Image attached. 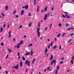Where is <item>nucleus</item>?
Instances as JSON below:
<instances>
[{"mask_svg": "<svg viewBox=\"0 0 74 74\" xmlns=\"http://www.w3.org/2000/svg\"><path fill=\"white\" fill-rule=\"evenodd\" d=\"M20 43H21V44H22L23 43V41H21Z\"/></svg>", "mask_w": 74, "mask_h": 74, "instance_id": "nucleus-60", "label": "nucleus"}, {"mask_svg": "<svg viewBox=\"0 0 74 74\" xmlns=\"http://www.w3.org/2000/svg\"><path fill=\"white\" fill-rule=\"evenodd\" d=\"M5 26H6V25H5V24H4L3 25V27H5Z\"/></svg>", "mask_w": 74, "mask_h": 74, "instance_id": "nucleus-45", "label": "nucleus"}, {"mask_svg": "<svg viewBox=\"0 0 74 74\" xmlns=\"http://www.w3.org/2000/svg\"><path fill=\"white\" fill-rule=\"evenodd\" d=\"M57 47L56 46H55L54 47H53V49H55V48H56Z\"/></svg>", "mask_w": 74, "mask_h": 74, "instance_id": "nucleus-30", "label": "nucleus"}, {"mask_svg": "<svg viewBox=\"0 0 74 74\" xmlns=\"http://www.w3.org/2000/svg\"><path fill=\"white\" fill-rule=\"evenodd\" d=\"M25 71L26 72H27V71H28V70H27V69H26Z\"/></svg>", "mask_w": 74, "mask_h": 74, "instance_id": "nucleus-62", "label": "nucleus"}, {"mask_svg": "<svg viewBox=\"0 0 74 74\" xmlns=\"http://www.w3.org/2000/svg\"><path fill=\"white\" fill-rule=\"evenodd\" d=\"M65 25H66V27H67L68 26H69V24L68 23H66Z\"/></svg>", "mask_w": 74, "mask_h": 74, "instance_id": "nucleus-21", "label": "nucleus"}, {"mask_svg": "<svg viewBox=\"0 0 74 74\" xmlns=\"http://www.w3.org/2000/svg\"><path fill=\"white\" fill-rule=\"evenodd\" d=\"M8 28H9V27H10V24H8Z\"/></svg>", "mask_w": 74, "mask_h": 74, "instance_id": "nucleus-41", "label": "nucleus"}, {"mask_svg": "<svg viewBox=\"0 0 74 74\" xmlns=\"http://www.w3.org/2000/svg\"><path fill=\"white\" fill-rule=\"evenodd\" d=\"M35 60H36V59H34V60H33L32 61V63H34V62Z\"/></svg>", "mask_w": 74, "mask_h": 74, "instance_id": "nucleus-28", "label": "nucleus"}, {"mask_svg": "<svg viewBox=\"0 0 74 74\" xmlns=\"http://www.w3.org/2000/svg\"><path fill=\"white\" fill-rule=\"evenodd\" d=\"M38 25L39 27H40V23H39Z\"/></svg>", "mask_w": 74, "mask_h": 74, "instance_id": "nucleus-42", "label": "nucleus"}, {"mask_svg": "<svg viewBox=\"0 0 74 74\" xmlns=\"http://www.w3.org/2000/svg\"><path fill=\"white\" fill-rule=\"evenodd\" d=\"M65 35V33H64L62 35V36H64V35Z\"/></svg>", "mask_w": 74, "mask_h": 74, "instance_id": "nucleus-35", "label": "nucleus"}, {"mask_svg": "<svg viewBox=\"0 0 74 74\" xmlns=\"http://www.w3.org/2000/svg\"><path fill=\"white\" fill-rule=\"evenodd\" d=\"M50 44H49V46L48 47V48H50Z\"/></svg>", "mask_w": 74, "mask_h": 74, "instance_id": "nucleus-52", "label": "nucleus"}, {"mask_svg": "<svg viewBox=\"0 0 74 74\" xmlns=\"http://www.w3.org/2000/svg\"><path fill=\"white\" fill-rule=\"evenodd\" d=\"M21 45V43H19V44H18V45H19H19Z\"/></svg>", "mask_w": 74, "mask_h": 74, "instance_id": "nucleus-55", "label": "nucleus"}, {"mask_svg": "<svg viewBox=\"0 0 74 74\" xmlns=\"http://www.w3.org/2000/svg\"><path fill=\"white\" fill-rule=\"evenodd\" d=\"M47 29H48V27H47L45 28V30H47Z\"/></svg>", "mask_w": 74, "mask_h": 74, "instance_id": "nucleus-50", "label": "nucleus"}, {"mask_svg": "<svg viewBox=\"0 0 74 74\" xmlns=\"http://www.w3.org/2000/svg\"><path fill=\"white\" fill-rule=\"evenodd\" d=\"M65 16H66V17L67 18H71V16H68V15L67 14H65Z\"/></svg>", "mask_w": 74, "mask_h": 74, "instance_id": "nucleus-4", "label": "nucleus"}, {"mask_svg": "<svg viewBox=\"0 0 74 74\" xmlns=\"http://www.w3.org/2000/svg\"><path fill=\"white\" fill-rule=\"evenodd\" d=\"M9 37H11V31H10L9 33Z\"/></svg>", "mask_w": 74, "mask_h": 74, "instance_id": "nucleus-23", "label": "nucleus"}, {"mask_svg": "<svg viewBox=\"0 0 74 74\" xmlns=\"http://www.w3.org/2000/svg\"><path fill=\"white\" fill-rule=\"evenodd\" d=\"M56 60H52L51 62V66L53 65V63H54V66H55V64H56Z\"/></svg>", "mask_w": 74, "mask_h": 74, "instance_id": "nucleus-1", "label": "nucleus"}, {"mask_svg": "<svg viewBox=\"0 0 74 74\" xmlns=\"http://www.w3.org/2000/svg\"><path fill=\"white\" fill-rule=\"evenodd\" d=\"M37 33L38 34V37H40V32H39V30H40V29L39 28H38L37 29Z\"/></svg>", "mask_w": 74, "mask_h": 74, "instance_id": "nucleus-3", "label": "nucleus"}, {"mask_svg": "<svg viewBox=\"0 0 74 74\" xmlns=\"http://www.w3.org/2000/svg\"><path fill=\"white\" fill-rule=\"evenodd\" d=\"M8 55H7L5 57V59H7V58H8Z\"/></svg>", "mask_w": 74, "mask_h": 74, "instance_id": "nucleus-38", "label": "nucleus"}, {"mask_svg": "<svg viewBox=\"0 0 74 74\" xmlns=\"http://www.w3.org/2000/svg\"><path fill=\"white\" fill-rule=\"evenodd\" d=\"M30 52H28V53L25 54V55H26V56H27V55H30Z\"/></svg>", "mask_w": 74, "mask_h": 74, "instance_id": "nucleus-13", "label": "nucleus"}, {"mask_svg": "<svg viewBox=\"0 0 74 74\" xmlns=\"http://www.w3.org/2000/svg\"><path fill=\"white\" fill-rule=\"evenodd\" d=\"M70 70H67V72H70Z\"/></svg>", "mask_w": 74, "mask_h": 74, "instance_id": "nucleus-56", "label": "nucleus"}, {"mask_svg": "<svg viewBox=\"0 0 74 74\" xmlns=\"http://www.w3.org/2000/svg\"><path fill=\"white\" fill-rule=\"evenodd\" d=\"M1 15L3 16H5V15H4V13H2L1 14Z\"/></svg>", "mask_w": 74, "mask_h": 74, "instance_id": "nucleus-29", "label": "nucleus"}, {"mask_svg": "<svg viewBox=\"0 0 74 74\" xmlns=\"http://www.w3.org/2000/svg\"><path fill=\"white\" fill-rule=\"evenodd\" d=\"M16 13V11H15L13 13V14H15Z\"/></svg>", "mask_w": 74, "mask_h": 74, "instance_id": "nucleus-44", "label": "nucleus"}, {"mask_svg": "<svg viewBox=\"0 0 74 74\" xmlns=\"http://www.w3.org/2000/svg\"><path fill=\"white\" fill-rule=\"evenodd\" d=\"M22 8H25V6H23Z\"/></svg>", "mask_w": 74, "mask_h": 74, "instance_id": "nucleus-57", "label": "nucleus"}, {"mask_svg": "<svg viewBox=\"0 0 74 74\" xmlns=\"http://www.w3.org/2000/svg\"><path fill=\"white\" fill-rule=\"evenodd\" d=\"M24 38H26V36L25 35H24Z\"/></svg>", "mask_w": 74, "mask_h": 74, "instance_id": "nucleus-53", "label": "nucleus"}, {"mask_svg": "<svg viewBox=\"0 0 74 74\" xmlns=\"http://www.w3.org/2000/svg\"><path fill=\"white\" fill-rule=\"evenodd\" d=\"M31 52V56H33V50H31L30 51Z\"/></svg>", "mask_w": 74, "mask_h": 74, "instance_id": "nucleus-11", "label": "nucleus"}, {"mask_svg": "<svg viewBox=\"0 0 74 74\" xmlns=\"http://www.w3.org/2000/svg\"><path fill=\"white\" fill-rule=\"evenodd\" d=\"M28 62H29V61H28V60H27L25 61V64H27V63H28Z\"/></svg>", "mask_w": 74, "mask_h": 74, "instance_id": "nucleus-22", "label": "nucleus"}, {"mask_svg": "<svg viewBox=\"0 0 74 74\" xmlns=\"http://www.w3.org/2000/svg\"><path fill=\"white\" fill-rule=\"evenodd\" d=\"M60 64H63V61H60Z\"/></svg>", "mask_w": 74, "mask_h": 74, "instance_id": "nucleus-34", "label": "nucleus"}, {"mask_svg": "<svg viewBox=\"0 0 74 74\" xmlns=\"http://www.w3.org/2000/svg\"><path fill=\"white\" fill-rule=\"evenodd\" d=\"M29 16H31V14H30V13L29 12Z\"/></svg>", "mask_w": 74, "mask_h": 74, "instance_id": "nucleus-40", "label": "nucleus"}, {"mask_svg": "<svg viewBox=\"0 0 74 74\" xmlns=\"http://www.w3.org/2000/svg\"><path fill=\"white\" fill-rule=\"evenodd\" d=\"M18 65L17 64V66H14V67L15 69H17V70H18Z\"/></svg>", "mask_w": 74, "mask_h": 74, "instance_id": "nucleus-7", "label": "nucleus"}, {"mask_svg": "<svg viewBox=\"0 0 74 74\" xmlns=\"http://www.w3.org/2000/svg\"><path fill=\"white\" fill-rule=\"evenodd\" d=\"M1 44L2 45V46H3V45H4V44L2 42L1 43Z\"/></svg>", "mask_w": 74, "mask_h": 74, "instance_id": "nucleus-46", "label": "nucleus"}, {"mask_svg": "<svg viewBox=\"0 0 74 74\" xmlns=\"http://www.w3.org/2000/svg\"><path fill=\"white\" fill-rule=\"evenodd\" d=\"M40 8V7L39 6H37V11L38 12V10H39V8Z\"/></svg>", "mask_w": 74, "mask_h": 74, "instance_id": "nucleus-15", "label": "nucleus"}, {"mask_svg": "<svg viewBox=\"0 0 74 74\" xmlns=\"http://www.w3.org/2000/svg\"><path fill=\"white\" fill-rule=\"evenodd\" d=\"M47 14H45V17L44 18V19H45V20H47Z\"/></svg>", "mask_w": 74, "mask_h": 74, "instance_id": "nucleus-8", "label": "nucleus"}, {"mask_svg": "<svg viewBox=\"0 0 74 74\" xmlns=\"http://www.w3.org/2000/svg\"><path fill=\"white\" fill-rule=\"evenodd\" d=\"M3 28L2 27L1 28V31H0L1 32H2V31H3Z\"/></svg>", "mask_w": 74, "mask_h": 74, "instance_id": "nucleus-27", "label": "nucleus"}, {"mask_svg": "<svg viewBox=\"0 0 74 74\" xmlns=\"http://www.w3.org/2000/svg\"><path fill=\"white\" fill-rule=\"evenodd\" d=\"M58 26H60V27L62 26V24H61L60 23L59 24Z\"/></svg>", "mask_w": 74, "mask_h": 74, "instance_id": "nucleus-31", "label": "nucleus"}, {"mask_svg": "<svg viewBox=\"0 0 74 74\" xmlns=\"http://www.w3.org/2000/svg\"><path fill=\"white\" fill-rule=\"evenodd\" d=\"M20 66H21V67H22V65L23 64L22 63V62H21L20 63Z\"/></svg>", "mask_w": 74, "mask_h": 74, "instance_id": "nucleus-18", "label": "nucleus"}, {"mask_svg": "<svg viewBox=\"0 0 74 74\" xmlns=\"http://www.w3.org/2000/svg\"><path fill=\"white\" fill-rule=\"evenodd\" d=\"M22 25H21L20 26V27H19V29H21V28H22Z\"/></svg>", "mask_w": 74, "mask_h": 74, "instance_id": "nucleus-33", "label": "nucleus"}, {"mask_svg": "<svg viewBox=\"0 0 74 74\" xmlns=\"http://www.w3.org/2000/svg\"><path fill=\"white\" fill-rule=\"evenodd\" d=\"M18 56H20V54L19 53H18Z\"/></svg>", "mask_w": 74, "mask_h": 74, "instance_id": "nucleus-51", "label": "nucleus"}, {"mask_svg": "<svg viewBox=\"0 0 74 74\" xmlns=\"http://www.w3.org/2000/svg\"><path fill=\"white\" fill-rule=\"evenodd\" d=\"M72 40L73 39L72 38L70 39L69 40H68V42H70L71 41H72Z\"/></svg>", "mask_w": 74, "mask_h": 74, "instance_id": "nucleus-14", "label": "nucleus"}, {"mask_svg": "<svg viewBox=\"0 0 74 74\" xmlns=\"http://www.w3.org/2000/svg\"><path fill=\"white\" fill-rule=\"evenodd\" d=\"M51 69V67H49V68H48L47 69V70H51V69Z\"/></svg>", "mask_w": 74, "mask_h": 74, "instance_id": "nucleus-37", "label": "nucleus"}, {"mask_svg": "<svg viewBox=\"0 0 74 74\" xmlns=\"http://www.w3.org/2000/svg\"><path fill=\"white\" fill-rule=\"evenodd\" d=\"M71 29H72V30H74V28L73 27H71Z\"/></svg>", "mask_w": 74, "mask_h": 74, "instance_id": "nucleus-48", "label": "nucleus"}, {"mask_svg": "<svg viewBox=\"0 0 74 74\" xmlns=\"http://www.w3.org/2000/svg\"><path fill=\"white\" fill-rule=\"evenodd\" d=\"M17 48H19V45H18L17 46Z\"/></svg>", "mask_w": 74, "mask_h": 74, "instance_id": "nucleus-47", "label": "nucleus"}, {"mask_svg": "<svg viewBox=\"0 0 74 74\" xmlns=\"http://www.w3.org/2000/svg\"><path fill=\"white\" fill-rule=\"evenodd\" d=\"M47 15H48L47 17H48L49 16V14L48 13V14H47Z\"/></svg>", "mask_w": 74, "mask_h": 74, "instance_id": "nucleus-61", "label": "nucleus"}, {"mask_svg": "<svg viewBox=\"0 0 74 74\" xmlns=\"http://www.w3.org/2000/svg\"><path fill=\"white\" fill-rule=\"evenodd\" d=\"M71 30V29L70 28H69L68 29V30Z\"/></svg>", "mask_w": 74, "mask_h": 74, "instance_id": "nucleus-64", "label": "nucleus"}, {"mask_svg": "<svg viewBox=\"0 0 74 74\" xmlns=\"http://www.w3.org/2000/svg\"><path fill=\"white\" fill-rule=\"evenodd\" d=\"M60 34H58V36H57V37L58 38L59 37H60Z\"/></svg>", "mask_w": 74, "mask_h": 74, "instance_id": "nucleus-26", "label": "nucleus"}, {"mask_svg": "<svg viewBox=\"0 0 74 74\" xmlns=\"http://www.w3.org/2000/svg\"><path fill=\"white\" fill-rule=\"evenodd\" d=\"M22 59L23 60L25 61V58L24 57V56H23Z\"/></svg>", "mask_w": 74, "mask_h": 74, "instance_id": "nucleus-25", "label": "nucleus"}, {"mask_svg": "<svg viewBox=\"0 0 74 74\" xmlns=\"http://www.w3.org/2000/svg\"><path fill=\"white\" fill-rule=\"evenodd\" d=\"M51 10H52L53 11V7L52 8Z\"/></svg>", "mask_w": 74, "mask_h": 74, "instance_id": "nucleus-59", "label": "nucleus"}, {"mask_svg": "<svg viewBox=\"0 0 74 74\" xmlns=\"http://www.w3.org/2000/svg\"><path fill=\"white\" fill-rule=\"evenodd\" d=\"M5 9L6 10V11H7L8 10V6L7 5H6L5 6Z\"/></svg>", "mask_w": 74, "mask_h": 74, "instance_id": "nucleus-9", "label": "nucleus"}, {"mask_svg": "<svg viewBox=\"0 0 74 74\" xmlns=\"http://www.w3.org/2000/svg\"><path fill=\"white\" fill-rule=\"evenodd\" d=\"M34 4L35 5H36V4H37V0H34Z\"/></svg>", "mask_w": 74, "mask_h": 74, "instance_id": "nucleus-10", "label": "nucleus"}, {"mask_svg": "<svg viewBox=\"0 0 74 74\" xmlns=\"http://www.w3.org/2000/svg\"><path fill=\"white\" fill-rule=\"evenodd\" d=\"M47 8H48L47 7H46L44 10V11H45H45H47Z\"/></svg>", "mask_w": 74, "mask_h": 74, "instance_id": "nucleus-16", "label": "nucleus"}, {"mask_svg": "<svg viewBox=\"0 0 74 74\" xmlns=\"http://www.w3.org/2000/svg\"><path fill=\"white\" fill-rule=\"evenodd\" d=\"M28 66H30V61H28Z\"/></svg>", "mask_w": 74, "mask_h": 74, "instance_id": "nucleus-32", "label": "nucleus"}, {"mask_svg": "<svg viewBox=\"0 0 74 74\" xmlns=\"http://www.w3.org/2000/svg\"><path fill=\"white\" fill-rule=\"evenodd\" d=\"M70 35L71 36H73L74 35V33H72L71 34H70Z\"/></svg>", "mask_w": 74, "mask_h": 74, "instance_id": "nucleus-17", "label": "nucleus"}, {"mask_svg": "<svg viewBox=\"0 0 74 74\" xmlns=\"http://www.w3.org/2000/svg\"><path fill=\"white\" fill-rule=\"evenodd\" d=\"M53 55H51L50 56V58L49 60H52L53 59Z\"/></svg>", "mask_w": 74, "mask_h": 74, "instance_id": "nucleus-5", "label": "nucleus"}, {"mask_svg": "<svg viewBox=\"0 0 74 74\" xmlns=\"http://www.w3.org/2000/svg\"><path fill=\"white\" fill-rule=\"evenodd\" d=\"M54 43V42H51V44H50V46L51 47H52V46L53 45V43Z\"/></svg>", "mask_w": 74, "mask_h": 74, "instance_id": "nucleus-24", "label": "nucleus"}, {"mask_svg": "<svg viewBox=\"0 0 74 74\" xmlns=\"http://www.w3.org/2000/svg\"><path fill=\"white\" fill-rule=\"evenodd\" d=\"M45 52H48V49L47 48H45Z\"/></svg>", "mask_w": 74, "mask_h": 74, "instance_id": "nucleus-19", "label": "nucleus"}, {"mask_svg": "<svg viewBox=\"0 0 74 74\" xmlns=\"http://www.w3.org/2000/svg\"><path fill=\"white\" fill-rule=\"evenodd\" d=\"M24 14V11L23 10H22V11H21V15H23Z\"/></svg>", "mask_w": 74, "mask_h": 74, "instance_id": "nucleus-6", "label": "nucleus"}, {"mask_svg": "<svg viewBox=\"0 0 74 74\" xmlns=\"http://www.w3.org/2000/svg\"><path fill=\"white\" fill-rule=\"evenodd\" d=\"M15 16H16V18H18V17H19V16L18 15H16Z\"/></svg>", "mask_w": 74, "mask_h": 74, "instance_id": "nucleus-43", "label": "nucleus"}, {"mask_svg": "<svg viewBox=\"0 0 74 74\" xmlns=\"http://www.w3.org/2000/svg\"><path fill=\"white\" fill-rule=\"evenodd\" d=\"M29 45H30V47H32L33 46V45H32V44H30Z\"/></svg>", "mask_w": 74, "mask_h": 74, "instance_id": "nucleus-49", "label": "nucleus"}, {"mask_svg": "<svg viewBox=\"0 0 74 74\" xmlns=\"http://www.w3.org/2000/svg\"><path fill=\"white\" fill-rule=\"evenodd\" d=\"M62 60H64V58H61Z\"/></svg>", "mask_w": 74, "mask_h": 74, "instance_id": "nucleus-63", "label": "nucleus"}, {"mask_svg": "<svg viewBox=\"0 0 74 74\" xmlns=\"http://www.w3.org/2000/svg\"><path fill=\"white\" fill-rule=\"evenodd\" d=\"M57 70H55V74H58V71L59 70V69H60V68H59V66H57Z\"/></svg>", "mask_w": 74, "mask_h": 74, "instance_id": "nucleus-2", "label": "nucleus"}, {"mask_svg": "<svg viewBox=\"0 0 74 74\" xmlns=\"http://www.w3.org/2000/svg\"><path fill=\"white\" fill-rule=\"evenodd\" d=\"M25 9H27V8H28V6H25Z\"/></svg>", "mask_w": 74, "mask_h": 74, "instance_id": "nucleus-36", "label": "nucleus"}, {"mask_svg": "<svg viewBox=\"0 0 74 74\" xmlns=\"http://www.w3.org/2000/svg\"><path fill=\"white\" fill-rule=\"evenodd\" d=\"M73 61H74V59H72L71 62V63L72 64H73L74 63V62H73Z\"/></svg>", "mask_w": 74, "mask_h": 74, "instance_id": "nucleus-12", "label": "nucleus"}, {"mask_svg": "<svg viewBox=\"0 0 74 74\" xmlns=\"http://www.w3.org/2000/svg\"><path fill=\"white\" fill-rule=\"evenodd\" d=\"M32 25V23H30L28 24V26L29 27H30L31 26V25Z\"/></svg>", "mask_w": 74, "mask_h": 74, "instance_id": "nucleus-20", "label": "nucleus"}, {"mask_svg": "<svg viewBox=\"0 0 74 74\" xmlns=\"http://www.w3.org/2000/svg\"><path fill=\"white\" fill-rule=\"evenodd\" d=\"M62 16H63V18H65V16L63 14H62Z\"/></svg>", "mask_w": 74, "mask_h": 74, "instance_id": "nucleus-39", "label": "nucleus"}, {"mask_svg": "<svg viewBox=\"0 0 74 74\" xmlns=\"http://www.w3.org/2000/svg\"><path fill=\"white\" fill-rule=\"evenodd\" d=\"M61 47H62V46L60 45V47H59V48L60 49H61Z\"/></svg>", "mask_w": 74, "mask_h": 74, "instance_id": "nucleus-54", "label": "nucleus"}, {"mask_svg": "<svg viewBox=\"0 0 74 74\" xmlns=\"http://www.w3.org/2000/svg\"><path fill=\"white\" fill-rule=\"evenodd\" d=\"M5 72L6 74H8V72H7V71H5Z\"/></svg>", "mask_w": 74, "mask_h": 74, "instance_id": "nucleus-58", "label": "nucleus"}]
</instances>
